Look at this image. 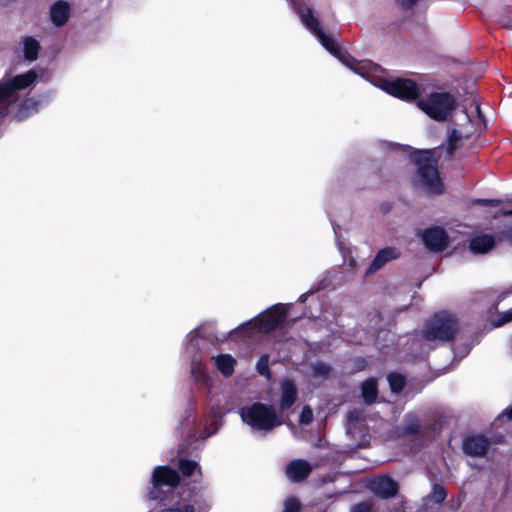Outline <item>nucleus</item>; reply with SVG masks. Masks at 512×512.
Instances as JSON below:
<instances>
[{"label": "nucleus", "mask_w": 512, "mask_h": 512, "mask_svg": "<svg viewBox=\"0 0 512 512\" xmlns=\"http://www.w3.org/2000/svg\"><path fill=\"white\" fill-rule=\"evenodd\" d=\"M505 238L512 243V226L505 231Z\"/></svg>", "instance_id": "4c0bfd02"}, {"label": "nucleus", "mask_w": 512, "mask_h": 512, "mask_svg": "<svg viewBox=\"0 0 512 512\" xmlns=\"http://www.w3.org/2000/svg\"><path fill=\"white\" fill-rule=\"evenodd\" d=\"M471 349V346H465L463 348V350H459L458 348L456 349V353L457 354H460L461 357H464L466 354H468V352L470 351Z\"/></svg>", "instance_id": "c9c22d12"}, {"label": "nucleus", "mask_w": 512, "mask_h": 512, "mask_svg": "<svg viewBox=\"0 0 512 512\" xmlns=\"http://www.w3.org/2000/svg\"><path fill=\"white\" fill-rule=\"evenodd\" d=\"M39 50L40 44L35 38L29 36L23 39V52L25 59L28 61L36 60Z\"/></svg>", "instance_id": "aec40b11"}, {"label": "nucleus", "mask_w": 512, "mask_h": 512, "mask_svg": "<svg viewBox=\"0 0 512 512\" xmlns=\"http://www.w3.org/2000/svg\"><path fill=\"white\" fill-rule=\"evenodd\" d=\"M216 368L225 377L233 374L236 365V360L230 354H220L214 358Z\"/></svg>", "instance_id": "a211bd4d"}, {"label": "nucleus", "mask_w": 512, "mask_h": 512, "mask_svg": "<svg viewBox=\"0 0 512 512\" xmlns=\"http://www.w3.org/2000/svg\"><path fill=\"white\" fill-rule=\"evenodd\" d=\"M507 417L508 419L512 420V407L510 409H507L504 411L497 419V421H500L502 418Z\"/></svg>", "instance_id": "f704fd0d"}, {"label": "nucleus", "mask_w": 512, "mask_h": 512, "mask_svg": "<svg viewBox=\"0 0 512 512\" xmlns=\"http://www.w3.org/2000/svg\"><path fill=\"white\" fill-rule=\"evenodd\" d=\"M363 414L359 410H352L347 415L346 430L348 434L354 435L358 431V426L362 423Z\"/></svg>", "instance_id": "4be33fe9"}, {"label": "nucleus", "mask_w": 512, "mask_h": 512, "mask_svg": "<svg viewBox=\"0 0 512 512\" xmlns=\"http://www.w3.org/2000/svg\"><path fill=\"white\" fill-rule=\"evenodd\" d=\"M362 397L367 404H371L377 397V383L375 379H368L361 386Z\"/></svg>", "instance_id": "412c9836"}, {"label": "nucleus", "mask_w": 512, "mask_h": 512, "mask_svg": "<svg viewBox=\"0 0 512 512\" xmlns=\"http://www.w3.org/2000/svg\"><path fill=\"white\" fill-rule=\"evenodd\" d=\"M268 363H269V356L267 354L262 355L256 365V369L260 375H263V376L269 375L270 370H269Z\"/></svg>", "instance_id": "bb28decb"}, {"label": "nucleus", "mask_w": 512, "mask_h": 512, "mask_svg": "<svg viewBox=\"0 0 512 512\" xmlns=\"http://www.w3.org/2000/svg\"><path fill=\"white\" fill-rule=\"evenodd\" d=\"M510 351H511V354H512V339L510 340Z\"/></svg>", "instance_id": "79ce46f5"}, {"label": "nucleus", "mask_w": 512, "mask_h": 512, "mask_svg": "<svg viewBox=\"0 0 512 512\" xmlns=\"http://www.w3.org/2000/svg\"><path fill=\"white\" fill-rule=\"evenodd\" d=\"M36 78L34 71H28L0 81V107L5 110L4 114H13L15 119L22 120L38 111L39 103L32 98L19 103L22 91L31 86Z\"/></svg>", "instance_id": "f03ea898"}, {"label": "nucleus", "mask_w": 512, "mask_h": 512, "mask_svg": "<svg viewBox=\"0 0 512 512\" xmlns=\"http://www.w3.org/2000/svg\"><path fill=\"white\" fill-rule=\"evenodd\" d=\"M499 213L504 216L512 215V208L511 209H501L499 211Z\"/></svg>", "instance_id": "58836bf2"}, {"label": "nucleus", "mask_w": 512, "mask_h": 512, "mask_svg": "<svg viewBox=\"0 0 512 512\" xmlns=\"http://www.w3.org/2000/svg\"><path fill=\"white\" fill-rule=\"evenodd\" d=\"M191 373L196 381H198V382H206L207 381L206 368L202 364V362L196 358L193 359V361H192Z\"/></svg>", "instance_id": "b1692460"}, {"label": "nucleus", "mask_w": 512, "mask_h": 512, "mask_svg": "<svg viewBox=\"0 0 512 512\" xmlns=\"http://www.w3.org/2000/svg\"><path fill=\"white\" fill-rule=\"evenodd\" d=\"M300 504L295 498H289L284 503L283 512H299Z\"/></svg>", "instance_id": "c756f323"}, {"label": "nucleus", "mask_w": 512, "mask_h": 512, "mask_svg": "<svg viewBox=\"0 0 512 512\" xmlns=\"http://www.w3.org/2000/svg\"><path fill=\"white\" fill-rule=\"evenodd\" d=\"M422 240L425 246L434 252L444 250L448 245V236L440 227H432L423 231Z\"/></svg>", "instance_id": "9d476101"}, {"label": "nucleus", "mask_w": 512, "mask_h": 512, "mask_svg": "<svg viewBox=\"0 0 512 512\" xmlns=\"http://www.w3.org/2000/svg\"><path fill=\"white\" fill-rule=\"evenodd\" d=\"M417 107L435 121H446L453 115L457 99L448 92L437 91L418 99Z\"/></svg>", "instance_id": "20e7f679"}, {"label": "nucleus", "mask_w": 512, "mask_h": 512, "mask_svg": "<svg viewBox=\"0 0 512 512\" xmlns=\"http://www.w3.org/2000/svg\"><path fill=\"white\" fill-rule=\"evenodd\" d=\"M312 369L314 375L318 377L327 376L330 370L329 366L324 363H316L313 365Z\"/></svg>", "instance_id": "c85d7f7f"}, {"label": "nucleus", "mask_w": 512, "mask_h": 512, "mask_svg": "<svg viewBox=\"0 0 512 512\" xmlns=\"http://www.w3.org/2000/svg\"><path fill=\"white\" fill-rule=\"evenodd\" d=\"M313 420V411L309 406H304L300 414V423L309 424Z\"/></svg>", "instance_id": "7c9ffc66"}, {"label": "nucleus", "mask_w": 512, "mask_h": 512, "mask_svg": "<svg viewBox=\"0 0 512 512\" xmlns=\"http://www.w3.org/2000/svg\"><path fill=\"white\" fill-rule=\"evenodd\" d=\"M417 428H418V426H415V427H414V426H408V427L406 428V430H407L408 432H411V433H412V432L417 431Z\"/></svg>", "instance_id": "ea45409f"}, {"label": "nucleus", "mask_w": 512, "mask_h": 512, "mask_svg": "<svg viewBox=\"0 0 512 512\" xmlns=\"http://www.w3.org/2000/svg\"><path fill=\"white\" fill-rule=\"evenodd\" d=\"M194 506L190 503H177L175 506L162 510L161 512H194Z\"/></svg>", "instance_id": "cd10ccee"}, {"label": "nucleus", "mask_w": 512, "mask_h": 512, "mask_svg": "<svg viewBox=\"0 0 512 512\" xmlns=\"http://www.w3.org/2000/svg\"><path fill=\"white\" fill-rule=\"evenodd\" d=\"M466 118H467V122H468L470 128L466 129L464 132L462 130L453 129L451 134H450V136H449V139H448V150H449L450 153H452V151L456 148L457 142L463 136H468L472 132V125H471V122H470V120H469L467 115H466Z\"/></svg>", "instance_id": "5701e85b"}, {"label": "nucleus", "mask_w": 512, "mask_h": 512, "mask_svg": "<svg viewBox=\"0 0 512 512\" xmlns=\"http://www.w3.org/2000/svg\"><path fill=\"white\" fill-rule=\"evenodd\" d=\"M180 477L176 470L168 466H158L152 473V491L150 496L152 499H158L160 496L157 494V490L168 487L173 488L179 483Z\"/></svg>", "instance_id": "1a4fd4ad"}, {"label": "nucleus", "mask_w": 512, "mask_h": 512, "mask_svg": "<svg viewBox=\"0 0 512 512\" xmlns=\"http://www.w3.org/2000/svg\"><path fill=\"white\" fill-rule=\"evenodd\" d=\"M399 251L394 247H386L380 250L370 265L367 273H374L383 267L388 261L398 258Z\"/></svg>", "instance_id": "2eb2a0df"}, {"label": "nucleus", "mask_w": 512, "mask_h": 512, "mask_svg": "<svg viewBox=\"0 0 512 512\" xmlns=\"http://www.w3.org/2000/svg\"><path fill=\"white\" fill-rule=\"evenodd\" d=\"M179 468L184 477L191 476L194 482H197L201 478L200 467L195 461L181 459L179 461Z\"/></svg>", "instance_id": "6ab92c4d"}, {"label": "nucleus", "mask_w": 512, "mask_h": 512, "mask_svg": "<svg viewBox=\"0 0 512 512\" xmlns=\"http://www.w3.org/2000/svg\"><path fill=\"white\" fill-rule=\"evenodd\" d=\"M415 162L418 165V176L422 186L429 194L443 192V184L436 167L437 160L434 150H420L415 152Z\"/></svg>", "instance_id": "39448f33"}, {"label": "nucleus", "mask_w": 512, "mask_h": 512, "mask_svg": "<svg viewBox=\"0 0 512 512\" xmlns=\"http://www.w3.org/2000/svg\"><path fill=\"white\" fill-rule=\"evenodd\" d=\"M238 414L243 423L258 432H270L284 423L282 416L273 406L260 402L240 408Z\"/></svg>", "instance_id": "7ed1b4c3"}, {"label": "nucleus", "mask_w": 512, "mask_h": 512, "mask_svg": "<svg viewBox=\"0 0 512 512\" xmlns=\"http://www.w3.org/2000/svg\"><path fill=\"white\" fill-rule=\"evenodd\" d=\"M494 244L495 240L493 236L483 234L472 238L469 247L473 253L484 254L491 250Z\"/></svg>", "instance_id": "f3484780"}, {"label": "nucleus", "mask_w": 512, "mask_h": 512, "mask_svg": "<svg viewBox=\"0 0 512 512\" xmlns=\"http://www.w3.org/2000/svg\"><path fill=\"white\" fill-rule=\"evenodd\" d=\"M512 320V310L511 311H508L507 313H505L504 317H503V320L500 324H503V323H506V322H509Z\"/></svg>", "instance_id": "e433bc0d"}, {"label": "nucleus", "mask_w": 512, "mask_h": 512, "mask_svg": "<svg viewBox=\"0 0 512 512\" xmlns=\"http://www.w3.org/2000/svg\"><path fill=\"white\" fill-rule=\"evenodd\" d=\"M352 512H372V507L368 503H360L353 507Z\"/></svg>", "instance_id": "473e14b6"}, {"label": "nucleus", "mask_w": 512, "mask_h": 512, "mask_svg": "<svg viewBox=\"0 0 512 512\" xmlns=\"http://www.w3.org/2000/svg\"><path fill=\"white\" fill-rule=\"evenodd\" d=\"M457 331V322L452 314L440 312L427 323L424 338L429 341H446L453 337Z\"/></svg>", "instance_id": "423d86ee"}, {"label": "nucleus", "mask_w": 512, "mask_h": 512, "mask_svg": "<svg viewBox=\"0 0 512 512\" xmlns=\"http://www.w3.org/2000/svg\"><path fill=\"white\" fill-rule=\"evenodd\" d=\"M474 203L484 205V206L498 207L501 202L499 200L477 199L474 201Z\"/></svg>", "instance_id": "2f4dec72"}, {"label": "nucleus", "mask_w": 512, "mask_h": 512, "mask_svg": "<svg viewBox=\"0 0 512 512\" xmlns=\"http://www.w3.org/2000/svg\"><path fill=\"white\" fill-rule=\"evenodd\" d=\"M446 495H447V492H446L445 488L442 485L435 484L433 486V491L430 496V499L434 503L440 504L444 501V499L446 498Z\"/></svg>", "instance_id": "a878e982"}, {"label": "nucleus", "mask_w": 512, "mask_h": 512, "mask_svg": "<svg viewBox=\"0 0 512 512\" xmlns=\"http://www.w3.org/2000/svg\"><path fill=\"white\" fill-rule=\"evenodd\" d=\"M70 15V6L67 2L58 1L51 6L50 18L54 25L62 26Z\"/></svg>", "instance_id": "dca6fc26"}, {"label": "nucleus", "mask_w": 512, "mask_h": 512, "mask_svg": "<svg viewBox=\"0 0 512 512\" xmlns=\"http://www.w3.org/2000/svg\"><path fill=\"white\" fill-rule=\"evenodd\" d=\"M298 13L303 24L309 31L319 40V42L332 54L338 53V48L334 40L326 35L321 29L317 18L314 17L312 10L309 7H300Z\"/></svg>", "instance_id": "6e6552de"}, {"label": "nucleus", "mask_w": 512, "mask_h": 512, "mask_svg": "<svg viewBox=\"0 0 512 512\" xmlns=\"http://www.w3.org/2000/svg\"><path fill=\"white\" fill-rule=\"evenodd\" d=\"M339 60L353 72L394 97L412 101L416 100L419 95V87L413 80L389 79L384 76V71L379 65L369 60L357 61L350 56H339Z\"/></svg>", "instance_id": "f257e3e1"}, {"label": "nucleus", "mask_w": 512, "mask_h": 512, "mask_svg": "<svg viewBox=\"0 0 512 512\" xmlns=\"http://www.w3.org/2000/svg\"><path fill=\"white\" fill-rule=\"evenodd\" d=\"M387 380L389 382L392 392H400L405 385V378L399 373H391L388 375Z\"/></svg>", "instance_id": "393cba45"}, {"label": "nucleus", "mask_w": 512, "mask_h": 512, "mask_svg": "<svg viewBox=\"0 0 512 512\" xmlns=\"http://www.w3.org/2000/svg\"><path fill=\"white\" fill-rule=\"evenodd\" d=\"M488 448V440L480 435L469 436L463 442V450L466 454L472 456L483 455Z\"/></svg>", "instance_id": "4468645a"}, {"label": "nucleus", "mask_w": 512, "mask_h": 512, "mask_svg": "<svg viewBox=\"0 0 512 512\" xmlns=\"http://www.w3.org/2000/svg\"><path fill=\"white\" fill-rule=\"evenodd\" d=\"M418 0H398V3L404 8H410L413 6Z\"/></svg>", "instance_id": "72a5a7b5"}, {"label": "nucleus", "mask_w": 512, "mask_h": 512, "mask_svg": "<svg viewBox=\"0 0 512 512\" xmlns=\"http://www.w3.org/2000/svg\"><path fill=\"white\" fill-rule=\"evenodd\" d=\"M286 315L287 307L283 304H277L267 309L253 321L243 325L240 329L250 327L256 329L259 333H269L285 321Z\"/></svg>", "instance_id": "0eeeda50"}, {"label": "nucleus", "mask_w": 512, "mask_h": 512, "mask_svg": "<svg viewBox=\"0 0 512 512\" xmlns=\"http://www.w3.org/2000/svg\"><path fill=\"white\" fill-rule=\"evenodd\" d=\"M312 467L309 462L301 459L293 460L286 467V476L293 482L304 480L311 472Z\"/></svg>", "instance_id": "f8f14e48"}, {"label": "nucleus", "mask_w": 512, "mask_h": 512, "mask_svg": "<svg viewBox=\"0 0 512 512\" xmlns=\"http://www.w3.org/2000/svg\"><path fill=\"white\" fill-rule=\"evenodd\" d=\"M503 25L506 26V27H511V25L506 23V22H503Z\"/></svg>", "instance_id": "a19ab883"}, {"label": "nucleus", "mask_w": 512, "mask_h": 512, "mask_svg": "<svg viewBox=\"0 0 512 512\" xmlns=\"http://www.w3.org/2000/svg\"><path fill=\"white\" fill-rule=\"evenodd\" d=\"M281 400L280 410H286L290 408L297 399V388L295 383L291 379H284L280 384Z\"/></svg>", "instance_id": "ddd939ff"}, {"label": "nucleus", "mask_w": 512, "mask_h": 512, "mask_svg": "<svg viewBox=\"0 0 512 512\" xmlns=\"http://www.w3.org/2000/svg\"><path fill=\"white\" fill-rule=\"evenodd\" d=\"M369 489L381 498L394 496L398 491V485L387 476H378L369 481Z\"/></svg>", "instance_id": "9b49d317"}]
</instances>
